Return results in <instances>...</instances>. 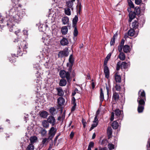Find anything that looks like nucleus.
<instances>
[{
    "mask_svg": "<svg viewBox=\"0 0 150 150\" xmlns=\"http://www.w3.org/2000/svg\"><path fill=\"white\" fill-rule=\"evenodd\" d=\"M43 25H40L39 27V29L40 30V31L41 32H44V30L43 29Z\"/></svg>",
    "mask_w": 150,
    "mask_h": 150,
    "instance_id": "obj_52",
    "label": "nucleus"
},
{
    "mask_svg": "<svg viewBox=\"0 0 150 150\" xmlns=\"http://www.w3.org/2000/svg\"><path fill=\"white\" fill-rule=\"evenodd\" d=\"M62 23L64 25L68 24L69 21V18L67 16H64L62 19Z\"/></svg>",
    "mask_w": 150,
    "mask_h": 150,
    "instance_id": "obj_19",
    "label": "nucleus"
},
{
    "mask_svg": "<svg viewBox=\"0 0 150 150\" xmlns=\"http://www.w3.org/2000/svg\"><path fill=\"white\" fill-rule=\"evenodd\" d=\"M14 4L12 8L6 12V18L5 19L1 18V16L0 15V23H4V25H6L10 32H15L16 35L20 33L21 30H18L17 31L16 27L15 26V23L21 21L23 16L25 15V12L22 9L18 11V7L21 8V5L18 4H15V0H12Z\"/></svg>",
    "mask_w": 150,
    "mask_h": 150,
    "instance_id": "obj_1",
    "label": "nucleus"
},
{
    "mask_svg": "<svg viewBox=\"0 0 150 150\" xmlns=\"http://www.w3.org/2000/svg\"><path fill=\"white\" fill-rule=\"evenodd\" d=\"M74 133L72 132H71L70 135V138L72 139L74 137Z\"/></svg>",
    "mask_w": 150,
    "mask_h": 150,
    "instance_id": "obj_63",
    "label": "nucleus"
},
{
    "mask_svg": "<svg viewBox=\"0 0 150 150\" xmlns=\"http://www.w3.org/2000/svg\"><path fill=\"white\" fill-rule=\"evenodd\" d=\"M108 60L106 59H105L104 63V67L107 66V64L108 63Z\"/></svg>",
    "mask_w": 150,
    "mask_h": 150,
    "instance_id": "obj_62",
    "label": "nucleus"
},
{
    "mask_svg": "<svg viewBox=\"0 0 150 150\" xmlns=\"http://www.w3.org/2000/svg\"><path fill=\"white\" fill-rule=\"evenodd\" d=\"M114 76L116 82L120 83L121 82V77L120 75H119L118 72L116 73Z\"/></svg>",
    "mask_w": 150,
    "mask_h": 150,
    "instance_id": "obj_12",
    "label": "nucleus"
},
{
    "mask_svg": "<svg viewBox=\"0 0 150 150\" xmlns=\"http://www.w3.org/2000/svg\"><path fill=\"white\" fill-rule=\"evenodd\" d=\"M77 7H78L79 11H80V10H81V3L79 2L78 3V5L77 6Z\"/></svg>",
    "mask_w": 150,
    "mask_h": 150,
    "instance_id": "obj_57",
    "label": "nucleus"
},
{
    "mask_svg": "<svg viewBox=\"0 0 150 150\" xmlns=\"http://www.w3.org/2000/svg\"><path fill=\"white\" fill-rule=\"evenodd\" d=\"M68 43L67 39L64 38H63L60 41L61 44L62 46L67 45L68 44Z\"/></svg>",
    "mask_w": 150,
    "mask_h": 150,
    "instance_id": "obj_16",
    "label": "nucleus"
},
{
    "mask_svg": "<svg viewBox=\"0 0 150 150\" xmlns=\"http://www.w3.org/2000/svg\"><path fill=\"white\" fill-rule=\"evenodd\" d=\"M116 90L118 91H120L121 87L119 84H116L115 86Z\"/></svg>",
    "mask_w": 150,
    "mask_h": 150,
    "instance_id": "obj_43",
    "label": "nucleus"
},
{
    "mask_svg": "<svg viewBox=\"0 0 150 150\" xmlns=\"http://www.w3.org/2000/svg\"><path fill=\"white\" fill-rule=\"evenodd\" d=\"M100 104H101L102 102L104 100V94L102 90V89L101 88L100 89Z\"/></svg>",
    "mask_w": 150,
    "mask_h": 150,
    "instance_id": "obj_22",
    "label": "nucleus"
},
{
    "mask_svg": "<svg viewBox=\"0 0 150 150\" xmlns=\"http://www.w3.org/2000/svg\"><path fill=\"white\" fill-rule=\"evenodd\" d=\"M114 112L115 116L117 117V120H122L123 116L122 111L118 109L115 110Z\"/></svg>",
    "mask_w": 150,
    "mask_h": 150,
    "instance_id": "obj_6",
    "label": "nucleus"
},
{
    "mask_svg": "<svg viewBox=\"0 0 150 150\" xmlns=\"http://www.w3.org/2000/svg\"><path fill=\"white\" fill-rule=\"evenodd\" d=\"M114 112H112L111 113V116L110 119V120L111 121H112L114 119Z\"/></svg>",
    "mask_w": 150,
    "mask_h": 150,
    "instance_id": "obj_56",
    "label": "nucleus"
},
{
    "mask_svg": "<svg viewBox=\"0 0 150 150\" xmlns=\"http://www.w3.org/2000/svg\"><path fill=\"white\" fill-rule=\"evenodd\" d=\"M98 124V122H93V123L92 124V126L93 127H96L97 126Z\"/></svg>",
    "mask_w": 150,
    "mask_h": 150,
    "instance_id": "obj_60",
    "label": "nucleus"
},
{
    "mask_svg": "<svg viewBox=\"0 0 150 150\" xmlns=\"http://www.w3.org/2000/svg\"><path fill=\"white\" fill-rule=\"evenodd\" d=\"M34 147L33 145L32 144H29L27 146L26 149V150H34Z\"/></svg>",
    "mask_w": 150,
    "mask_h": 150,
    "instance_id": "obj_35",
    "label": "nucleus"
},
{
    "mask_svg": "<svg viewBox=\"0 0 150 150\" xmlns=\"http://www.w3.org/2000/svg\"><path fill=\"white\" fill-rule=\"evenodd\" d=\"M121 67V62L120 61V62H118L117 64L116 68V70L117 71L119 70L120 69Z\"/></svg>",
    "mask_w": 150,
    "mask_h": 150,
    "instance_id": "obj_44",
    "label": "nucleus"
},
{
    "mask_svg": "<svg viewBox=\"0 0 150 150\" xmlns=\"http://www.w3.org/2000/svg\"><path fill=\"white\" fill-rule=\"evenodd\" d=\"M74 28V35L75 37L78 34V32L76 26L73 27Z\"/></svg>",
    "mask_w": 150,
    "mask_h": 150,
    "instance_id": "obj_42",
    "label": "nucleus"
},
{
    "mask_svg": "<svg viewBox=\"0 0 150 150\" xmlns=\"http://www.w3.org/2000/svg\"><path fill=\"white\" fill-rule=\"evenodd\" d=\"M127 2L130 8H134V4L131 0H127Z\"/></svg>",
    "mask_w": 150,
    "mask_h": 150,
    "instance_id": "obj_40",
    "label": "nucleus"
},
{
    "mask_svg": "<svg viewBox=\"0 0 150 150\" xmlns=\"http://www.w3.org/2000/svg\"><path fill=\"white\" fill-rule=\"evenodd\" d=\"M112 98L113 101L115 102L118 101L119 98V96L118 93L115 92H113Z\"/></svg>",
    "mask_w": 150,
    "mask_h": 150,
    "instance_id": "obj_8",
    "label": "nucleus"
},
{
    "mask_svg": "<svg viewBox=\"0 0 150 150\" xmlns=\"http://www.w3.org/2000/svg\"><path fill=\"white\" fill-rule=\"evenodd\" d=\"M59 136V135H57V136H56L55 138L54 139V144H56V141H57V139L58 138Z\"/></svg>",
    "mask_w": 150,
    "mask_h": 150,
    "instance_id": "obj_64",
    "label": "nucleus"
},
{
    "mask_svg": "<svg viewBox=\"0 0 150 150\" xmlns=\"http://www.w3.org/2000/svg\"><path fill=\"white\" fill-rule=\"evenodd\" d=\"M42 124L44 127L47 128L49 127V124L48 122L47 121V120H43L42 122Z\"/></svg>",
    "mask_w": 150,
    "mask_h": 150,
    "instance_id": "obj_32",
    "label": "nucleus"
},
{
    "mask_svg": "<svg viewBox=\"0 0 150 150\" xmlns=\"http://www.w3.org/2000/svg\"><path fill=\"white\" fill-rule=\"evenodd\" d=\"M76 100L74 97H73L72 99V103L74 105H76V103L75 102Z\"/></svg>",
    "mask_w": 150,
    "mask_h": 150,
    "instance_id": "obj_49",
    "label": "nucleus"
},
{
    "mask_svg": "<svg viewBox=\"0 0 150 150\" xmlns=\"http://www.w3.org/2000/svg\"><path fill=\"white\" fill-rule=\"evenodd\" d=\"M37 140V138L36 136L32 137L30 138V140L31 143H33L35 142Z\"/></svg>",
    "mask_w": 150,
    "mask_h": 150,
    "instance_id": "obj_34",
    "label": "nucleus"
},
{
    "mask_svg": "<svg viewBox=\"0 0 150 150\" xmlns=\"http://www.w3.org/2000/svg\"><path fill=\"white\" fill-rule=\"evenodd\" d=\"M57 129L55 128L54 127H52L49 131L48 134L49 137L48 139L52 141V139L55 135L57 132Z\"/></svg>",
    "mask_w": 150,
    "mask_h": 150,
    "instance_id": "obj_5",
    "label": "nucleus"
},
{
    "mask_svg": "<svg viewBox=\"0 0 150 150\" xmlns=\"http://www.w3.org/2000/svg\"><path fill=\"white\" fill-rule=\"evenodd\" d=\"M78 20V17L76 15L73 20V27L76 26Z\"/></svg>",
    "mask_w": 150,
    "mask_h": 150,
    "instance_id": "obj_26",
    "label": "nucleus"
},
{
    "mask_svg": "<svg viewBox=\"0 0 150 150\" xmlns=\"http://www.w3.org/2000/svg\"><path fill=\"white\" fill-rule=\"evenodd\" d=\"M40 133L42 136L45 137L47 135V131L44 129H42L40 130Z\"/></svg>",
    "mask_w": 150,
    "mask_h": 150,
    "instance_id": "obj_29",
    "label": "nucleus"
},
{
    "mask_svg": "<svg viewBox=\"0 0 150 150\" xmlns=\"http://www.w3.org/2000/svg\"><path fill=\"white\" fill-rule=\"evenodd\" d=\"M94 143L93 142H90L89 143V144L88 146V149L87 150H91V148L94 147Z\"/></svg>",
    "mask_w": 150,
    "mask_h": 150,
    "instance_id": "obj_38",
    "label": "nucleus"
},
{
    "mask_svg": "<svg viewBox=\"0 0 150 150\" xmlns=\"http://www.w3.org/2000/svg\"><path fill=\"white\" fill-rule=\"evenodd\" d=\"M68 27L69 28L70 26L68 25L67 26H64L62 27L61 30L62 34L65 35L67 33L68 31Z\"/></svg>",
    "mask_w": 150,
    "mask_h": 150,
    "instance_id": "obj_14",
    "label": "nucleus"
},
{
    "mask_svg": "<svg viewBox=\"0 0 150 150\" xmlns=\"http://www.w3.org/2000/svg\"><path fill=\"white\" fill-rule=\"evenodd\" d=\"M119 125L118 123L116 121L113 122L112 124V126L113 128L116 129L118 128Z\"/></svg>",
    "mask_w": 150,
    "mask_h": 150,
    "instance_id": "obj_24",
    "label": "nucleus"
},
{
    "mask_svg": "<svg viewBox=\"0 0 150 150\" xmlns=\"http://www.w3.org/2000/svg\"><path fill=\"white\" fill-rule=\"evenodd\" d=\"M69 61L70 63L71 64V65H73L74 60L73 58V56L72 54L71 55L69 56Z\"/></svg>",
    "mask_w": 150,
    "mask_h": 150,
    "instance_id": "obj_39",
    "label": "nucleus"
},
{
    "mask_svg": "<svg viewBox=\"0 0 150 150\" xmlns=\"http://www.w3.org/2000/svg\"><path fill=\"white\" fill-rule=\"evenodd\" d=\"M108 147L109 150H112L115 148V145L111 143H109Z\"/></svg>",
    "mask_w": 150,
    "mask_h": 150,
    "instance_id": "obj_37",
    "label": "nucleus"
},
{
    "mask_svg": "<svg viewBox=\"0 0 150 150\" xmlns=\"http://www.w3.org/2000/svg\"><path fill=\"white\" fill-rule=\"evenodd\" d=\"M106 89L107 91V94H108L109 90H110V87L109 83L108 85L106 84Z\"/></svg>",
    "mask_w": 150,
    "mask_h": 150,
    "instance_id": "obj_48",
    "label": "nucleus"
},
{
    "mask_svg": "<svg viewBox=\"0 0 150 150\" xmlns=\"http://www.w3.org/2000/svg\"><path fill=\"white\" fill-rule=\"evenodd\" d=\"M127 66V63L125 62H123L121 63V67L124 69H126Z\"/></svg>",
    "mask_w": 150,
    "mask_h": 150,
    "instance_id": "obj_41",
    "label": "nucleus"
},
{
    "mask_svg": "<svg viewBox=\"0 0 150 150\" xmlns=\"http://www.w3.org/2000/svg\"><path fill=\"white\" fill-rule=\"evenodd\" d=\"M119 57L121 60H124L125 58V55L123 52H121L119 54Z\"/></svg>",
    "mask_w": 150,
    "mask_h": 150,
    "instance_id": "obj_25",
    "label": "nucleus"
},
{
    "mask_svg": "<svg viewBox=\"0 0 150 150\" xmlns=\"http://www.w3.org/2000/svg\"><path fill=\"white\" fill-rule=\"evenodd\" d=\"M107 134L108 136H110L112 133V129L111 127H108L107 129Z\"/></svg>",
    "mask_w": 150,
    "mask_h": 150,
    "instance_id": "obj_36",
    "label": "nucleus"
},
{
    "mask_svg": "<svg viewBox=\"0 0 150 150\" xmlns=\"http://www.w3.org/2000/svg\"><path fill=\"white\" fill-rule=\"evenodd\" d=\"M123 51L125 53H127L130 51V47L127 45H125L123 47Z\"/></svg>",
    "mask_w": 150,
    "mask_h": 150,
    "instance_id": "obj_21",
    "label": "nucleus"
},
{
    "mask_svg": "<svg viewBox=\"0 0 150 150\" xmlns=\"http://www.w3.org/2000/svg\"><path fill=\"white\" fill-rule=\"evenodd\" d=\"M115 38L112 37L110 42L111 45H112L114 44V43H115Z\"/></svg>",
    "mask_w": 150,
    "mask_h": 150,
    "instance_id": "obj_47",
    "label": "nucleus"
},
{
    "mask_svg": "<svg viewBox=\"0 0 150 150\" xmlns=\"http://www.w3.org/2000/svg\"><path fill=\"white\" fill-rule=\"evenodd\" d=\"M23 33L24 35H28V30L26 29H24L23 30Z\"/></svg>",
    "mask_w": 150,
    "mask_h": 150,
    "instance_id": "obj_58",
    "label": "nucleus"
},
{
    "mask_svg": "<svg viewBox=\"0 0 150 150\" xmlns=\"http://www.w3.org/2000/svg\"><path fill=\"white\" fill-rule=\"evenodd\" d=\"M48 121L51 124L52 126H53L55 124V120L54 117L52 116H50L48 117Z\"/></svg>",
    "mask_w": 150,
    "mask_h": 150,
    "instance_id": "obj_13",
    "label": "nucleus"
},
{
    "mask_svg": "<svg viewBox=\"0 0 150 150\" xmlns=\"http://www.w3.org/2000/svg\"><path fill=\"white\" fill-rule=\"evenodd\" d=\"M49 112L52 115H55L56 113V109L54 107H51L49 110Z\"/></svg>",
    "mask_w": 150,
    "mask_h": 150,
    "instance_id": "obj_27",
    "label": "nucleus"
},
{
    "mask_svg": "<svg viewBox=\"0 0 150 150\" xmlns=\"http://www.w3.org/2000/svg\"><path fill=\"white\" fill-rule=\"evenodd\" d=\"M94 150H108L107 148L105 147H99L98 148H96Z\"/></svg>",
    "mask_w": 150,
    "mask_h": 150,
    "instance_id": "obj_45",
    "label": "nucleus"
},
{
    "mask_svg": "<svg viewBox=\"0 0 150 150\" xmlns=\"http://www.w3.org/2000/svg\"><path fill=\"white\" fill-rule=\"evenodd\" d=\"M73 3L70 1H69L66 2V6H67V8H70L72 10H73Z\"/></svg>",
    "mask_w": 150,
    "mask_h": 150,
    "instance_id": "obj_18",
    "label": "nucleus"
},
{
    "mask_svg": "<svg viewBox=\"0 0 150 150\" xmlns=\"http://www.w3.org/2000/svg\"><path fill=\"white\" fill-rule=\"evenodd\" d=\"M127 34L129 36H130L136 37L138 33H135L134 29L131 28L128 30Z\"/></svg>",
    "mask_w": 150,
    "mask_h": 150,
    "instance_id": "obj_7",
    "label": "nucleus"
},
{
    "mask_svg": "<svg viewBox=\"0 0 150 150\" xmlns=\"http://www.w3.org/2000/svg\"><path fill=\"white\" fill-rule=\"evenodd\" d=\"M65 102V99L62 97H59L57 99L58 104L60 106L64 105Z\"/></svg>",
    "mask_w": 150,
    "mask_h": 150,
    "instance_id": "obj_10",
    "label": "nucleus"
},
{
    "mask_svg": "<svg viewBox=\"0 0 150 150\" xmlns=\"http://www.w3.org/2000/svg\"><path fill=\"white\" fill-rule=\"evenodd\" d=\"M69 54V52L67 51L63 50L59 52L58 55L59 57H62L63 56H67Z\"/></svg>",
    "mask_w": 150,
    "mask_h": 150,
    "instance_id": "obj_9",
    "label": "nucleus"
},
{
    "mask_svg": "<svg viewBox=\"0 0 150 150\" xmlns=\"http://www.w3.org/2000/svg\"><path fill=\"white\" fill-rule=\"evenodd\" d=\"M129 21L131 22L132 20L135 17L136 14L134 12H131L129 13Z\"/></svg>",
    "mask_w": 150,
    "mask_h": 150,
    "instance_id": "obj_20",
    "label": "nucleus"
},
{
    "mask_svg": "<svg viewBox=\"0 0 150 150\" xmlns=\"http://www.w3.org/2000/svg\"><path fill=\"white\" fill-rule=\"evenodd\" d=\"M56 90L57 91V95L61 96H63L64 92L62 88L60 87L57 88Z\"/></svg>",
    "mask_w": 150,
    "mask_h": 150,
    "instance_id": "obj_17",
    "label": "nucleus"
},
{
    "mask_svg": "<svg viewBox=\"0 0 150 150\" xmlns=\"http://www.w3.org/2000/svg\"><path fill=\"white\" fill-rule=\"evenodd\" d=\"M49 139L48 138H43L42 139V144L44 145H46L47 144L48 142V140Z\"/></svg>",
    "mask_w": 150,
    "mask_h": 150,
    "instance_id": "obj_30",
    "label": "nucleus"
},
{
    "mask_svg": "<svg viewBox=\"0 0 150 150\" xmlns=\"http://www.w3.org/2000/svg\"><path fill=\"white\" fill-rule=\"evenodd\" d=\"M82 122L83 125V127L84 128L86 126V123L85 120L83 119L82 120Z\"/></svg>",
    "mask_w": 150,
    "mask_h": 150,
    "instance_id": "obj_50",
    "label": "nucleus"
},
{
    "mask_svg": "<svg viewBox=\"0 0 150 150\" xmlns=\"http://www.w3.org/2000/svg\"><path fill=\"white\" fill-rule=\"evenodd\" d=\"M138 97L137 102L138 103V106L137 110L139 113L143 112L144 109L145 101H146L145 93L144 91L140 90L138 92Z\"/></svg>",
    "mask_w": 150,
    "mask_h": 150,
    "instance_id": "obj_2",
    "label": "nucleus"
},
{
    "mask_svg": "<svg viewBox=\"0 0 150 150\" xmlns=\"http://www.w3.org/2000/svg\"><path fill=\"white\" fill-rule=\"evenodd\" d=\"M140 8H140L141 9L142 11H144L145 9V4H141L140 6Z\"/></svg>",
    "mask_w": 150,
    "mask_h": 150,
    "instance_id": "obj_46",
    "label": "nucleus"
},
{
    "mask_svg": "<svg viewBox=\"0 0 150 150\" xmlns=\"http://www.w3.org/2000/svg\"><path fill=\"white\" fill-rule=\"evenodd\" d=\"M34 68L36 69H38L39 68V64L38 63H36L34 65Z\"/></svg>",
    "mask_w": 150,
    "mask_h": 150,
    "instance_id": "obj_53",
    "label": "nucleus"
},
{
    "mask_svg": "<svg viewBox=\"0 0 150 150\" xmlns=\"http://www.w3.org/2000/svg\"><path fill=\"white\" fill-rule=\"evenodd\" d=\"M64 12L66 15L68 16L70 15L71 14V11L70 10V8H65Z\"/></svg>",
    "mask_w": 150,
    "mask_h": 150,
    "instance_id": "obj_31",
    "label": "nucleus"
},
{
    "mask_svg": "<svg viewBox=\"0 0 150 150\" xmlns=\"http://www.w3.org/2000/svg\"><path fill=\"white\" fill-rule=\"evenodd\" d=\"M139 26V23L138 20H134L132 22V28L136 29L138 28Z\"/></svg>",
    "mask_w": 150,
    "mask_h": 150,
    "instance_id": "obj_11",
    "label": "nucleus"
},
{
    "mask_svg": "<svg viewBox=\"0 0 150 150\" xmlns=\"http://www.w3.org/2000/svg\"><path fill=\"white\" fill-rule=\"evenodd\" d=\"M59 75L62 78H66L68 81H69L71 79L70 73L64 70L60 71Z\"/></svg>",
    "mask_w": 150,
    "mask_h": 150,
    "instance_id": "obj_4",
    "label": "nucleus"
},
{
    "mask_svg": "<svg viewBox=\"0 0 150 150\" xmlns=\"http://www.w3.org/2000/svg\"><path fill=\"white\" fill-rule=\"evenodd\" d=\"M122 48H123L122 46L120 45L118 46V51H119V52H122Z\"/></svg>",
    "mask_w": 150,
    "mask_h": 150,
    "instance_id": "obj_55",
    "label": "nucleus"
},
{
    "mask_svg": "<svg viewBox=\"0 0 150 150\" xmlns=\"http://www.w3.org/2000/svg\"><path fill=\"white\" fill-rule=\"evenodd\" d=\"M142 2V0H135V3L137 5L140 4Z\"/></svg>",
    "mask_w": 150,
    "mask_h": 150,
    "instance_id": "obj_51",
    "label": "nucleus"
},
{
    "mask_svg": "<svg viewBox=\"0 0 150 150\" xmlns=\"http://www.w3.org/2000/svg\"><path fill=\"white\" fill-rule=\"evenodd\" d=\"M104 72L105 75V77L108 78L109 76V70L107 66L104 67Z\"/></svg>",
    "mask_w": 150,
    "mask_h": 150,
    "instance_id": "obj_15",
    "label": "nucleus"
},
{
    "mask_svg": "<svg viewBox=\"0 0 150 150\" xmlns=\"http://www.w3.org/2000/svg\"><path fill=\"white\" fill-rule=\"evenodd\" d=\"M18 43V47L20 51H18V52H21L23 51H25V52L27 48L28 44L27 42L23 40V41H21L20 40H18L17 41Z\"/></svg>",
    "mask_w": 150,
    "mask_h": 150,
    "instance_id": "obj_3",
    "label": "nucleus"
},
{
    "mask_svg": "<svg viewBox=\"0 0 150 150\" xmlns=\"http://www.w3.org/2000/svg\"><path fill=\"white\" fill-rule=\"evenodd\" d=\"M40 115L42 117L46 118L48 115L47 112L46 111H43L41 112Z\"/></svg>",
    "mask_w": 150,
    "mask_h": 150,
    "instance_id": "obj_28",
    "label": "nucleus"
},
{
    "mask_svg": "<svg viewBox=\"0 0 150 150\" xmlns=\"http://www.w3.org/2000/svg\"><path fill=\"white\" fill-rule=\"evenodd\" d=\"M93 122H97L98 123V119L97 115L95 116L94 118V120L93 121Z\"/></svg>",
    "mask_w": 150,
    "mask_h": 150,
    "instance_id": "obj_61",
    "label": "nucleus"
},
{
    "mask_svg": "<svg viewBox=\"0 0 150 150\" xmlns=\"http://www.w3.org/2000/svg\"><path fill=\"white\" fill-rule=\"evenodd\" d=\"M111 53H109L108 55H107V57H106L105 58V59H107L108 60L110 58L111 56Z\"/></svg>",
    "mask_w": 150,
    "mask_h": 150,
    "instance_id": "obj_54",
    "label": "nucleus"
},
{
    "mask_svg": "<svg viewBox=\"0 0 150 150\" xmlns=\"http://www.w3.org/2000/svg\"><path fill=\"white\" fill-rule=\"evenodd\" d=\"M4 27L3 25H0V30L2 31V30H4Z\"/></svg>",
    "mask_w": 150,
    "mask_h": 150,
    "instance_id": "obj_59",
    "label": "nucleus"
},
{
    "mask_svg": "<svg viewBox=\"0 0 150 150\" xmlns=\"http://www.w3.org/2000/svg\"><path fill=\"white\" fill-rule=\"evenodd\" d=\"M67 81L65 79H61L60 80L59 85L60 86H65L67 84Z\"/></svg>",
    "mask_w": 150,
    "mask_h": 150,
    "instance_id": "obj_23",
    "label": "nucleus"
},
{
    "mask_svg": "<svg viewBox=\"0 0 150 150\" xmlns=\"http://www.w3.org/2000/svg\"><path fill=\"white\" fill-rule=\"evenodd\" d=\"M140 9L139 7H136L134 9V12L135 14L138 15L140 13Z\"/></svg>",
    "mask_w": 150,
    "mask_h": 150,
    "instance_id": "obj_33",
    "label": "nucleus"
}]
</instances>
